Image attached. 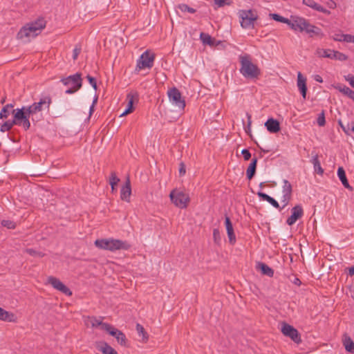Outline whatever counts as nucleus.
<instances>
[{
  "mask_svg": "<svg viewBox=\"0 0 354 354\" xmlns=\"http://www.w3.org/2000/svg\"><path fill=\"white\" fill-rule=\"evenodd\" d=\"M317 122L319 127H323L325 125L326 120H325V115H324V111H322V112L319 115Z\"/></svg>",
  "mask_w": 354,
  "mask_h": 354,
  "instance_id": "obj_44",
  "label": "nucleus"
},
{
  "mask_svg": "<svg viewBox=\"0 0 354 354\" xmlns=\"http://www.w3.org/2000/svg\"><path fill=\"white\" fill-rule=\"evenodd\" d=\"M339 126L342 128L343 131L346 133V134H349V132H348V125L346 127L344 126V124H342V121L339 120L338 122Z\"/></svg>",
  "mask_w": 354,
  "mask_h": 354,
  "instance_id": "obj_59",
  "label": "nucleus"
},
{
  "mask_svg": "<svg viewBox=\"0 0 354 354\" xmlns=\"http://www.w3.org/2000/svg\"><path fill=\"white\" fill-rule=\"evenodd\" d=\"M327 6L329 8L334 9L336 8V3L333 0H330L327 2Z\"/></svg>",
  "mask_w": 354,
  "mask_h": 354,
  "instance_id": "obj_58",
  "label": "nucleus"
},
{
  "mask_svg": "<svg viewBox=\"0 0 354 354\" xmlns=\"http://www.w3.org/2000/svg\"><path fill=\"white\" fill-rule=\"evenodd\" d=\"M302 2L304 5L307 6L317 11L323 12L328 15L330 14V12L329 10H326V8L322 7L321 5H319V3H316L314 0H303Z\"/></svg>",
  "mask_w": 354,
  "mask_h": 354,
  "instance_id": "obj_20",
  "label": "nucleus"
},
{
  "mask_svg": "<svg viewBox=\"0 0 354 354\" xmlns=\"http://www.w3.org/2000/svg\"><path fill=\"white\" fill-rule=\"evenodd\" d=\"M241 68L240 73L247 79H257L261 74V71L257 65L253 64L248 55L239 57Z\"/></svg>",
  "mask_w": 354,
  "mask_h": 354,
  "instance_id": "obj_5",
  "label": "nucleus"
},
{
  "mask_svg": "<svg viewBox=\"0 0 354 354\" xmlns=\"http://www.w3.org/2000/svg\"><path fill=\"white\" fill-rule=\"evenodd\" d=\"M1 225L8 229H15L16 227L15 223L10 220H3L1 221Z\"/></svg>",
  "mask_w": 354,
  "mask_h": 354,
  "instance_id": "obj_43",
  "label": "nucleus"
},
{
  "mask_svg": "<svg viewBox=\"0 0 354 354\" xmlns=\"http://www.w3.org/2000/svg\"><path fill=\"white\" fill-rule=\"evenodd\" d=\"M270 16H271L272 19H273L274 20H275L277 21L284 23L288 25L290 23L289 19L285 18L278 14H270Z\"/></svg>",
  "mask_w": 354,
  "mask_h": 354,
  "instance_id": "obj_39",
  "label": "nucleus"
},
{
  "mask_svg": "<svg viewBox=\"0 0 354 354\" xmlns=\"http://www.w3.org/2000/svg\"><path fill=\"white\" fill-rule=\"evenodd\" d=\"M291 195L292 185L288 180H284L283 185V196L281 199V202L283 203V208L289 203Z\"/></svg>",
  "mask_w": 354,
  "mask_h": 354,
  "instance_id": "obj_15",
  "label": "nucleus"
},
{
  "mask_svg": "<svg viewBox=\"0 0 354 354\" xmlns=\"http://www.w3.org/2000/svg\"><path fill=\"white\" fill-rule=\"evenodd\" d=\"M80 89V85H76V87H69L66 91V93L67 94H73Z\"/></svg>",
  "mask_w": 354,
  "mask_h": 354,
  "instance_id": "obj_48",
  "label": "nucleus"
},
{
  "mask_svg": "<svg viewBox=\"0 0 354 354\" xmlns=\"http://www.w3.org/2000/svg\"><path fill=\"white\" fill-rule=\"evenodd\" d=\"M200 38L204 44H207L209 46L214 45V41L209 35L201 32L200 35Z\"/></svg>",
  "mask_w": 354,
  "mask_h": 354,
  "instance_id": "obj_34",
  "label": "nucleus"
},
{
  "mask_svg": "<svg viewBox=\"0 0 354 354\" xmlns=\"http://www.w3.org/2000/svg\"><path fill=\"white\" fill-rule=\"evenodd\" d=\"M257 268L261 270L262 274L268 277H272L274 274L273 270L264 263H259Z\"/></svg>",
  "mask_w": 354,
  "mask_h": 354,
  "instance_id": "obj_29",
  "label": "nucleus"
},
{
  "mask_svg": "<svg viewBox=\"0 0 354 354\" xmlns=\"http://www.w3.org/2000/svg\"><path fill=\"white\" fill-rule=\"evenodd\" d=\"M293 283L297 286H299L301 284V281L298 278H295Z\"/></svg>",
  "mask_w": 354,
  "mask_h": 354,
  "instance_id": "obj_64",
  "label": "nucleus"
},
{
  "mask_svg": "<svg viewBox=\"0 0 354 354\" xmlns=\"http://www.w3.org/2000/svg\"><path fill=\"white\" fill-rule=\"evenodd\" d=\"M131 195V182L129 177H127L124 185H123L120 189V198L123 201L127 203L130 202Z\"/></svg>",
  "mask_w": 354,
  "mask_h": 354,
  "instance_id": "obj_16",
  "label": "nucleus"
},
{
  "mask_svg": "<svg viewBox=\"0 0 354 354\" xmlns=\"http://www.w3.org/2000/svg\"><path fill=\"white\" fill-rule=\"evenodd\" d=\"M167 95L169 100L177 106L179 109L183 110L185 107V101L183 98L182 95L180 91L176 88L173 87L168 90Z\"/></svg>",
  "mask_w": 354,
  "mask_h": 354,
  "instance_id": "obj_9",
  "label": "nucleus"
},
{
  "mask_svg": "<svg viewBox=\"0 0 354 354\" xmlns=\"http://www.w3.org/2000/svg\"><path fill=\"white\" fill-rule=\"evenodd\" d=\"M304 215V210L300 205H295L291 209V215L288 218L286 223L288 225H292L299 218Z\"/></svg>",
  "mask_w": 354,
  "mask_h": 354,
  "instance_id": "obj_14",
  "label": "nucleus"
},
{
  "mask_svg": "<svg viewBox=\"0 0 354 354\" xmlns=\"http://www.w3.org/2000/svg\"><path fill=\"white\" fill-rule=\"evenodd\" d=\"M0 319L5 322H15L16 317L13 313L6 311L0 307Z\"/></svg>",
  "mask_w": 354,
  "mask_h": 354,
  "instance_id": "obj_25",
  "label": "nucleus"
},
{
  "mask_svg": "<svg viewBox=\"0 0 354 354\" xmlns=\"http://www.w3.org/2000/svg\"><path fill=\"white\" fill-rule=\"evenodd\" d=\"M225 224L227 230V236L229 238V241L231 244H234L236 242V236L234 232L232 223L230 221V218L227 216H225Z\"/></svg>",
  "mask_w": 354,
  "mask_h": 354,
  "instance_id": "obj_18",
  "label": "nucleus"
},
{
  "mask_svg": "<svg viewBox=\"0 0 354 354\" xmlns=\"http://www.w3.org/2000/svg\"><path fill=\"white\" fill-rule=\"evenodd\" d=\"M95 245L98 248L111 252L119 250H127L131 248V245L127 241L114 239H97L95 241Z\"/></svg>",
  "mask_w": 354,
  "mask_h": 354,
  "instance_id": "obj_4",
  "label": "nucleus"
},
{
  "mask_svg": "<svg viewBox=\"0 0 354 354\" xmlns=\"http://www.w3.org/2000/svg\"><path fill=\"white\" fill-rule=\"evenodd\" d=\"M213 236L214 238L215 241H217L218 239L220 238V233L218 229H214L213 231Z\"/></svg>",
  "mask_w": 354,
  "mask_h": 354,
  "instance_id": "obj_57",
  "label": "nucleus"
},
{
  "mask_svg": "<svg viewBox=\"0 0 354 354\" xmlns=\"http://www.w3.org/2000/svg\"><path fill=\"white\" fill-rule=\"evenodd\" d=\"M330 49H323L318 48L316 49L315 54L318 57L329 58V55H330Z\"/></svg>",
  "mask_w": 354,
  "mask_h": 354,
  "instance_id": "obj_31",
  "label": "nucleus"
},
{
  "mask_svg": "<svg viewBox=\"0 0 354 354\" xmlns=\"http://www.w3.org/2000/svg\"><path fill=\"white\" fill-rule=\"evenodd\" d=\"M281 333L297 344L301 342V336L298 330L288 324L283 323Z\"/></svg>",
  "mask_w": 354,
  "mask_h": 354,
  "instance_id": "obj_10",
  "label": "nucleus"
},
{
  "mask_svg": "<svg viewBox=\"0 0 354 354\" xmlns=\"http://www.w3.org/2000/svg\"><path fill=\"white\" fill-rule=\"evenodd\" d=\"M178 8L179 10H180L182 12H188L190 13H194L196 12V10L189 7L188 5L185 3H181L178 6Z\"/></svg>",
  "mask_w": 354,
  "mask_h": 354,
  "instance_id": "obj_40",
  "label": "nucleus"
},
{
  "mask_svg": "<svg viewBox=\"0 0 354 354\" xmlns=\"http://www.w3.org/2000/svg\"><path fill=\"white\" fill-rule=\"evenodd\" d=\"M265 126L270 133H277L280 131L279 122L273 118L268 119L266 122Z\"/></svg>",
  "mask_w": 354,
  "mask_h": 354,
  "instance_id": "obj_22",
  "label": "nucleus"
},
{
  "mask_svg": "<svg viewBox=\"0 0 354 354\" xmlns=\"http://www.w3.org/2000/svg\"><path fill=\"white\" fill-rule=\"evenodd\" d=\"M312 162L314 165L315 170L317 172V174H322L324 173V170L321 167L317 155L313 158Z\"/></svg>",
  "mask_w": 354,
  "mask_h": 354,
  "instance_id": "obj_35",
  "label": "nucleus"
},
{
  "mask_svg": "<svg viewBox=\"0 0 354 354\" xmlns=\"http://www.w3.org/2000/svg\"><path fill=\"white\" fill-rule=\"evenodd\" d=\"M268 202L270 203L273 207L276 208H279V205L278 202L271 196L268 199Z\"/></svg>",
  "mask_w": 354,
  "mask_h": 354,
  "instance_id": "obj_52",
  "label": "nucleus"
},
{
  "mask_svg": "<svg viewBox=\"0 0 354 354\" xmlns=\"http://www.w3.org/2000/svg\"><path fill=\"white\" fill-rule=\"evenodd\" d=\"M241 153H242L245 160H248L251 158V153L249 151V150L247 149H243L241 151Z\"/></svg>",
  "mask_w": 354,
  "mask_h": 354,
  "instance_id": "obj_47",
  "label": "nucleus"
},
{
  "mask_svg": "<svg viewBox=\"0 0 354 354\" xmlns=\"http://www.w3.org/2000/svg\"><path fill=\"white\" fill-rule=\"evenodd\" d=\"M338 89L341 93L354 100V91L350 88L346 86H344L343 87L339 86Z\"/></svg>",
  "mask_w": 354,
  "mask_h": 354,
  "instance_id": "obj_33",
  "label": "nucleus"
},
{
  "mask_svg": "<svg viewBox=\"0 0 354 354\" xmlns=\"http://www.w3.org/2000/svg\"><path fill=\"white\" fill-rule=\"evenodd\" d=\"M169 197L172 203L180 208L187 207L189 201V198L187 194L176 189H174L171 192Z\"/></svg>",
  "mask_w": 354,
  "mask_h": 354,
  "instance_id": "obj_8",
  "label": "nucleus"
},
{
  "mask_svg": "<svg viewBox=\"0 0 354 354\" xmlns=\"http://www.w3.org/2000/svg\"><path fill=\"white\" fill-rule=\"evenodd\" d=\"M103 317L97 318L95 317H88V321L91 325L92 328H99L102 322Z\"/></svg>",
  "mask_w": 354,
  "mask_h": 354,
  "instance_id": "obj_32",
  "label": "nucleus"
},
{
  "mask_svg": "<svg viewBox=\"0 0 354 354\" xmlns=\"http://www.w3.org/2000/svg\"><path fill=\"white\" fill-rule=\"evenodd\" d=\"M258 196L263 201H268V199L270 198V196H268V194H265V193H263V192H259L258 193Z\"/></svg>",
  "mask_w": 354,
  "mask_h": 354,
  "instance_id": "obj_56",
  "label": "nucleus"
},
{
  "mask_svg": "<svg viewBox=\"0 0 354 354\" xmlns=\"http://www.w3.org/2000/svg\"><path fill=\"white\" fill-rule=\"evenodd\" d=\"M138 95L136 92H131L127 94V100L128 102L127 103V107L126 110L120 115V116L126 115L131 112H133L134 108H133V103L136 100H138Z\"/></svg>",
  "mask_w": 354,
  "mask_h": 354,
  "instance_id": "obj_17",
  "label": "nucleus"
},
{
  "mask_svg": "<svg viewBox=\"0 0 354 354\" xmlns=\"http://www.w3.org/2000/svg\"><path fill=\"white\" fill-rule=\"evenodd\" d=\"M97 97H96L94 99V100H93V104L91 105V108H90V110H89L90 115H91V114H92V113H93V111H94V105H95V104L97 102Z\"/></svg>",
  "mask_w": 354,
  "mask_h": 354,
  "instance_id": "obj_61",
  "label": "nucleus"
},
{
  "mask_svg": "<svg viewBox=\"0 0 354 354\" xmlns=\"http://www.w3.org/2000/svg\"><path fill=\"white\" fill-rule=\"evenodd\" d=\"M155 55L149 50L144 52L137 60L136 71H140L144 68H151L153 66Z\"/></svg>",
  "mask_w": 354,
  "mask_h": 354,
  "instance_id": "obj_7",
  "label": "nucleus"
},
{
  "mask_svg": "<svg viewBox=\"0 0 354 354\" xmlns=\"http://www.w3.org/2000/svg\"><path fill=\"white\" fill-rule=\"evenodd\" d=\"M51 103V97L47 95L41 98L38 102H35L28 106H23L21 109H17V110H21L27 120H29V118L31 117L32 120H34L35 116H36L38 113L44 109L49 110Z\"/></svg>",
  "mask_w": 354,
  "mask_h": 354,
  "instance_id": "obj_2",
  "label": "nucleus"
},
{
  "mask_svg": "<svg viewBox=\"0 0 354 354\" xmlns=\"http://www.w3.org/2000/svg\"><path fill=\"white\" fill-rule=\"evenodd\" d=\"M81 52V48H77V47H75V49L73 50V59H76L79 55V54Z\"/></svg>",
  "mask_w": 354,
  "mask_h": 354,
  "instance_id": "obj_55",
  "label": "nucleus"
},
{
  "mask_svg": "<svg viewBox=\"0 0 354 354\" xmlns=\"http://www.w3.org/2000/svg\"><path fill=\"white\" fill-rule=\"evenodd\" d=\"M11 112L13 114L14 119L5 122L1 126L0 131L1 132L10 131L14 125L22 126L25 130L29 129L30 127V120L26 119L21 110L12 109Z\"/></svg>",
  "mask_w": 354,
  "mask_h": 354,
  "instance_id": "obj_3",
  "label": "nucleus"
},
{
  "mask_svg": "<svg viewBox=\"0 0 354 354\" xmlns=\"http://www.w3.org/2000/svg\"><path fill=\"white\" fill-rule=\"evenodd\" d=\"M344 34L342 33H335L333 36V39L337 41H342V38Z\"/></svg>",
  "mask_w": 354,
  "mask_h": 354,
  "instance_id": "obj_51",
  "label": "nucleus"
},
{
  "mask_svg": "<svg viewBox=\"0 0 354 354\" xmlns=\"http://www.w3.org/2000/svg\"><path fill=\"white\" fill-rule=\"evenodd\" d=\"M46 27V21L43 18L29 23L24 26L17 33V37L20 39H26L29 41L30 37L37 36Z\"/></svg>",
  "mask_w": 354,
  "mask_h": 354,
  "instance_id": "obj_1",
  "label": "nucleus"
},
{
  "mask_svg": "<svg viewBox=\"0 0 354 354\" xmlns=\"http://www.w3.org/2000/svg\"><path fill=\"white\" fill-rule=\"evenodd\" d=\"M24 252L28 254H30V256H32V257H43L45 256V254L41 252H39V251H37L32 248H26Z\"/></svg>",
  "mask_w": 354,
  "mask_h": 354,
  "instance_id": "obj_37",
  "label": "nucleus"
},
{
  "mask_svg": "<svg viewBox=\"0 0 354 354\" xmlns=\"http://www.w3.org/2000/svg\"><path fill=\"white\" fill-rule=\"evenodd\" d=\"M314 26V25L310 24L309 21L307 20L304 28V31L308 34L310 30H312V28H313Z\"/></svg>",
  "mask_w": 354,
  "mask_h": 354,
  "instance_id": "obj_49",
  "label": "nucleus"
},
{
  "mask_svg": "<svg viewBox=\"0 0 354 354\" xmlns=\"http://www.w3.org/2000/svg\"><path fill=\"white\" fill-rule=\"evenodd\" d=\"M214 5L216 6L215 9L219 7H223L225 5H230L232 3L231 0H214Z\"/></svg>",
  "mask_w": 354,
  "mask_h": 354,
  "instance_id": "obj_41",
  "label": "nucleus"
},
{
  "mask_svg": "<svg viewBox=\"0 0 354 354\" xmlns=\"http://www.w3.org/2000/svg\"><path fill=\"white\" fill-rule=\"evenodd\" d=\"M136 330H137V332L138 333V334L142 336L143 341L145 342H146L149 339V336H148L147 333H146L144 327L141 324H136Z\"/></svg>",
  "mask_w": 354,
  "mask_h": 354,
  "instance_id": "obj_36",
  "label": "nucleus"
},
{
  "mask_svg": "<svg viewBox=\"0 0 354 354\" xmlns=\"http://www.w3.org/2000/svg\"><path fill=\"white\" fill-rule=\"evenodd\" d=\"M81 73H77L75 75H69L67 77L62 78L61 82L67 86L76 87V85H80V88L82 86V79Z\"/></svg>",
  "mask_w": 354,
  "mask_h": 354,
  "instance_id": "obj_12",
  "label": "nucleus"
},
{
  "mask_svg": "<svg viewBox=\"0 0 354 354\" xmlns=\"http://www.w3.org/2000/svg\"><path fill=\"white\" fill-rule=\"evenodd\" d=\"M297 86L303 98L305 100L307 92L306 79L303 77L301 72H299L297 74Z\"/></svg>",
  "mask_w": 354,
  "mask_h": 354,
  "instance_id": "obj_19",
  "label": "nucleus"
},
{
  "mask_svg": "<svg viewBox=\"0 0 354 354\" xmlns=\"http://www.w3.org/2000/svg\"><path fill=\"white\" fill-rule=\"evenodd\" d=\"M120 178L116 176L115 171H112L111 173V176L109 177V184L111 187V192L113 193L116 189L115 187L118 183L120 182Z\"/></svg>",
  "mask_w": 354,
  "mask_h": 354,
  "instance_id": "obj_30",
  "label": "nucleus"
},
{
  "mask_svg": "<svg viewBox=\"0 0 354 354\" xmlns=\"http://www.w3.org/2000/svg\"><path fill=\"white\" fill-rule=\"evenodd\" d=\"M315 80L317 82H320V83L323 82L322 77L321 76H319V75H316V76L315 77Z\"/></svg>",
  "mask_w": 354,
  "mask_h": 354,
  "instance_id": "obj_63",
  "label": "nucleus"
},
{
  "mask_svg": "<svg viewBox=\"0 0 354 354\" xmlns=\"http://www.w3.org/2000/svg\"><path fill=\"white\" fill-rule=\"evenodd\" d=\"M348 274L350 276L354 275V266H351L348 268Z\"/></svg>",
  "mask_w": 354,
  "mask_h": 354,
  "instance_id": "obj_62",
  "label": "nucleus"
},
{
  "mask_svg": "<svg viewBox=\"0 0 354 354\" xmlns=\"http://www.w3.org/2000/svg\"><path fill=\"white\" fill-rule=\"evenodd\" d=\"M86 78L89 83L91 84V85L92 86V87L95 89V91H96L97 89V86L95 78L89 75L86 76Z\"/></svg>",
  "mask_w": 354,
  "mask_h": 354,
  "instance_id": "obj_45",
  "label": "nucleus"
},
{
  "mask_svg": "<svg viewBox=\"0 0 354 354\" xmlns=\"http://www.w3.org/2000/svg\"><path fill=\"white\" fill-rule=\"evenodd\" d=\"M257 158H253L246 170V176L249 180H251L255 175L256 169H257Z\"/></svg>",
  "mask_w": 354,
  "mask_h": 354,
  "instance_id": "obj_24",
  "label": "nucleus"
},
{
  "mask_svg": "<svg viewBox=\"0 0 354 354\" xmlns=\"http://www.w3.org/2000/svg\"><path fill=\"white\" fill-rule=\"evenodd\" d=\"M346 80L348 81L350 85L354 88V75H348L346 77Z\"/></svg>",
  "mask_w": 354,
  "mask_h": 354,
  "instance_id": "obj_54",
  "label": "nucleus"
},
{
  "mask_svg": "<svg viewBox=\"0 0 354 354\" xmlns=\"http://www.w3.org/2000/svg\"><path fill=\"white\" fill-rule=\"evenodd\" d=\"M330 55H329V58L331 59L339 61H346L348 59V56L339 51L330 50Z\"/></svg>",
  "mask_w": 354,
  "mask_h": 354,
  "instance_id": "obj_28",
  "label": "nucleus"
},
{
  "mask_svg": "<svg viewBox=\"0 0 354 354\" xmlns=\"http://www.w3.org/2000/svg\"><path fill=\"white\" fill-rule=\"evenodd\" d=\"M10 113V111L7 110V107H3L0 112V119L7 118Z\"/></svg>",
  "mask_w": 354,
  "mask_h": 354,
  "instance_id": "obj_46",
  "label": "nucleus"
},
{
  "mask_svg": "<svg viewBox=\"0 0 354 354\" xmlns=\"http://www.w3.org/2000/svg\"><path fill=\"white\" fill-rule=\"evenodd\" d=\"M343 344L346 351L353 353H354V342L347 335L343 337Z\"/></svg>",
  "mask_w": 354,
  "mask_h": 354,
  "instance_id": "obj_27",
  "label": "nucleus"
},
{
  "mask_svg": "<svg viewBox=\"0 0 354 354\" xmlns=\"http://www.w3.org/2000/svg\"><path fill=\"white\" fill-rule=\"evenodd\" d=\"M110 335L114 337L120 345L127 346V339L125 335L121 330L115 328L113 330L110 331Z\"/></svg>",
  "mask_w": 354,
  "mask_h": 354,
  "instance_id": "obj_21",
  "label": "nucleus"
},
{
  "mask_svg": "<svg viewBox=\"0 0 354 354\" xmlns=\"http://www.w3.org/2000/svg\"><path fill=\"white\" fill-rule=\"evenodd\" d=\"M348 130L354 133V122L348 123Z\"/></svg>",
  "mask_w": 354,
  "mask_h": 354,
  "instance_id": "obj_60",
  "label": "nucleus"
},
{
  "mask_svg": "<svg viewBox=\"0 0 354 354\" xmlns=\"http://www.w3.org/2000/svg\"><path fill=\"white\" fill-rule=\"evenodd\" d=\"M101 330L107 332L110 335V331L113 330L115 328L107 323L102 322L101 326L99 327Z\"/></svg>",
  "mask_w": 354,
  "mask_h": 354,
  "instance_id": "obj_42",
  "label": "nucleus"
},
{
  "mask_svg": "<svg viewBox=\"0 0 354 354\" xmlns=\"http://www.w3.org/2000/svg\"><path fill=\"white\" fill-rule=\"evenodd\" d=\"M306 19L298 16H291L288 26L295 31L304 32Z\"/></svg>",
  "mask_w": 354,
  "mask_h": 354,
  "instance_id": "obj_13",
  "label": "nucleus"
},
{
  "mask_svg": "<svg viewBox=\"0 0 354 354\" xmlns=\"http://www.w3.org/2000/svg\"><path fill=\"white\" fill-rule=\"evenodd\" d=\"M354 36L348 34H344L342 38V41L352 42L353 41Z\"/></svg>",
  "mask_w": 354,
  "mask_h": 354,
  "instance_id": "obj_50",
  "label": "nucleus"
},
{
  "mask_svg": "<svg viewBox=\"0 0 354 354\" xmlns=\"http://www.w3.org/2000/svg\"><path fill=\"white\" fill-rule=\"evenodd\" d=\"M185 165L183 162L180 163L179 174L180 176H184L185 174Z\"/></svg>",
  "mask_w": 354,
  "mask_h": 354,
  "instance_id": "obj_53",
  "label": "nucleus"
},
{
  "mask_svg": "<svg viewBox=\"0 0 354 354\" xmlns=\"http://www.w3.org/2000/svg\"><path fill=\"white\" fill-rule=\"evenodd\" d=\"M308 35L310 37H314V36H317L319 37H324V33L322 31V30L319 27H317L315 26L313 27V28H312V30H310Z\"/></svg>",
  "mask_w": 354,
  "mask_h": 354,
  "instance_id": "obj_38",
  "label": "nucleus"
},
{
  "mask_svg": "<svg viewBox=\"0 0 354 354\" xmlns=\"http://www.w3.org/2000/svg\"><path fill=\"white\" fill-rule=\"evenodd\" d=\"M241 18V26L243 28H254V23L258 19V15L252 10H241L239 12Z\"/></svg>",
  "mask_w": 354,
  "mask_h": 354,
  "instance_id": "obj_6",
  "label": "nucleus"
},
{
  "mask_svg": "<svg viewBox=\"0 0 354 354\" xmlns=\"http://www.w3.org/2000/svg\"><path fill=\"white\" fill-rule=\"evenodd\" d=\"M96 347L103 354H118L113 348L105 342H100Z\"/></svg>",
  "mask_w": 354,
  "mask_h": 354,
  "instance_id": "obj_23",
  "label": "nucleus"
},
{
  "mask_svg": "<svg viewBox=\"0 0 354 354\" xmlns=\"http://www.w3.org/2000/svg\"><path fill=\"white\" fill-rule=\"evenodd\" d=\"M337 176L341 180L342 185L347 189L352 190L353 188L350 186L348 180L346 176V173L343 167H339L337 169Z\"/></svg>",
  "mask_w": 354,
  "mask_h": 354,
  "instance_id": "obj_26",
  "label": "nucleus"
},
{
  "mask_svg": "<svg viewBox=\"0 0 354 354\" xmlns=\"http://www.w3.org/2000/svg\"><path fill=\"white\" fill-rule=\"evenodd\" d=\"M47 282L48 284L51 285L55 289L60 291L61 292L65 294L66 295H72L71 290L68 287H66L59 279L50 276L48 277Z\"/></svg>",
  "mask_w": 354,
  "mask_h": 354,
  "instance_id": "obj_11",
  "label": "nucleus"
}]
</instances>
